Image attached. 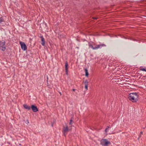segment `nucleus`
<instances>
[{
  "label": "nucleus",
  "mask_w": 146,
  "mask_h": 146,
  "mask_svg": "<svg viewBox=\"0 0 146 146\" xmlns=\"http://www.w3.org/2000/svg\"><path fill=\"white\" fill-rule=\"evenodd\" d=\"M88 46L89 48H91L93 50H98L99 48H101L103 47H105L106 45L104 44L100 43L97 45L95 43L91 42L88 43Z\"/></svg>",
  "instance_id": "nucleus-1"
},
{
  "label": "nucleus",
  "mask_w": 146,
  "mask_h": 146,
  "mask_svg": "<svg viewBox=\"0 0 146 146\" xmlns=\"http://www.w3.org/2000/svg\"><path fill=\"white\" fill-rule=\"evenodd\" d=\"M139 95L136 92L130 93L129 94L128 98L129 100L133 102H136L139 99Z\"/></svg>",
  "instance_id": "nucleus-2"
},
{
  "label": "nucleus",
  "mask_w": 146,
  "mask_h": 146,
  "mask_svg": "<svg viewBox=\"0 0 146 146\" xmlns=\"http://www.w3.org/2000/svg\"><path fill=\"white\" fill-rule=\"evenodd\" d=\"M100 144L103 146H107L108 145H110L111 143L106 139H102L100 141Z\"/></svg>",
  "instance_id": "nucleus-3"
},
{
  "label": "nucleus",
  "mask_w": 146,
  "mask_h": 146,
  "mask_svg": "<svg viewBox=\"0 0 146 146\" xmlns=\"http://www.w3.org/2000/svg\"><path fill=\"white\" fill-rule=\"evenodd\" d=\"M6 49L5 42L4 40L0 41V50L4 51Z\"/></svg>",
  "instance_id": "nucleus-4"
},
{
  "label": "nucleus",
  "mask_w": 146,
  "mask_h": 146,
  "mask_svg": "<svg viewBox=\"0 0 146 146\" xmlns=\"http://www.w3.org/2000/svg\"><path fill=\"white\" fill-rule=\"evenodd\" d=\"M19 43L21 45V47L22 50L24 51H25L27 50V47L26 44L24 42L20 41Z\"/></svg>",
  "instance_id": "nucleus-5"
},
{
  "label": "nucleus",
  "mask_w": 146,
  "mask_h": 146,
  "mask_svg": "<svg viewBox=\"0 0 146 146\" xmlns=\"http://www.w3.org/2000/svg\"><path fill=\"white\" fill-rule=\"evenodd\" d=\"M31 108L32 110L34 112H36L38 111V109L36 106L34 105H32L31 106Z\"/></svg>",
  "instance_id": "nucleus-6"
},
{
  "label": "nucleus",
  "mask_w": 146,
  "mask_h": 146,
  "mask_svg": "<svg viewBox=\"0 0 146 146\" xmlns=\"http://www.w3.org/2000/svg\"><path fill=\"white\" fill-rule=\"evenodd\" d=\"M65 70L66 72V74L67 75H68V64L67 61H66L65 62Z\"/></svg>",
  "instance_id": "nucleus-7"
},
{
  "label": "nucleus",
  "mask_w": 146,
  "mask_h": 146,
  "mask_svg": "<svg viewBox=\"0 0 146 146\" xmlns=\"http://www.w3.org/2000/svg\"><path fill=\"white\" fill-rule=\"evenodd\" d=\"M63 132L64 133V135H65V133L68 131V128L67 126L65 127H64L63 128Z\"/></svg>",
  "instance_id": "nucleus-8"
},
{
  "label": "nucleus",
  "mask_w": 146,
  "mask_h": 146,
  "mask_svg": "<svg viewBox=\"0 0 146 146\" xmlns=\"http://www.w3.org/2000/svg\"><path fill=\"white\" fill-rule=\"evenodd\" d=\"M40 38H41V44L43 46H44L45 45V40L44 39L43 36H40Z\"/></svg>",
  "instance_id": "nucleus-9"
},
{
  "label": "nucleus",
  "mask_w": 146,
  "mask_h": 146,
  "mask_svg": "<svg viewBox=\"0 0 146 146\" xmlns=\"http://www.w3.org/2000/svg\"><path fill=\"white\" fill-rule=\"evenodd\" d=\"M5 22V21L3 19V18L1 17H0V25H1L2 26H4V25L3 24V22Z\"/></svg>",
  "instance_id": "nucleus-10"
},
{
  "label": "nucleus",
  "mask_w": 146,
  "mask_h": 146,
  "mask_svg": "<svg viewBox=\"0 0 146 146\" xmlns=\"http://www.w3.org/2000/svg\"><path fill=\"white\" fill-rule=\"evenodd\" d=\"M24 108L27 110H30L31 109V107L28 106L27 104H24L23 105Z\"/></svg>",
  "instance_id": "nucleus-11"
},
{
  "label": "nucleus",
  "mask_w": 146,
  "mask_h": 146,
  "mask_svg": "<svg viewBox=\"0 0 146 146\" xmlns=\"http://www.w3.org/2000/svg\"><path fill=\"white\" fill-rule=\"evenodd\" d=\"M84 70L85 72V76L86 77H88L89 75V73L88 70L86 68H84Z\"/></svg>",
  "instance_id": "nucleus-12"
},
{
  "label": "nucleus",
  "mask_w": 146,
  "mask_h": 146,
  "mask_svg": "<svg viewBox=\"0 0 146 146\" xmlns=\"http://www.w3.org/2000/svg\"><path fill=\"white\" fill-rule=\"evenodd\" d=\"M139 69L141 70L146 72V69L145 68H142V67H140Z\"/></svg>",
  "instance_id": "nucleus-13"
},
{
  "label": "nucleus",
  "mask_w": 146,
  "mask_h": 146,
  "mask_svg": "<svg viewBox=\"0 0 146 146\" xmlns=\"http://www.w3.org/2000/svg\"><path fill=\"white\" fill-rule=\"evenodd\" d=\"M72 119H73V117H72L71 118V119L70 120V123H69V125H72V122L73 121V120Z\"/></svg>",
  "instance_id": "nucleus-14"
},
{
  "label": "nucleus",
  "mask_w": 146,
  "mask_h": 146,
  "mask_svg": "<svg viewBox=\"0 0 146 146\" xmlns=\"http://www.w3.org/2000/svg\"><path fill=\"white\" fill-rule=\"evenodd\" d=\"M84 82L85 84L88 85V82L87 80H86L85 81H84Z\"/></svg>",
  "instance_id": "nucleus-15"
},
{
  "label": "nucleus",
  "mask_w": 146,
  "mask_h": 146,
  "mask_svg": "<svg viewBox=\"0 0 146 146\" xmlns=\"http://www.w3.org/2000/svg\"><path fill=\"white\" fill-rule=\"evenodd\" d=\"M85 88L86 90H88V85L87 84H85Z\"/></svg>",
  "instance_id": "nucleus-16"
},
{
  "label": "nucleus",
  "mask_w": 146,
  "mask_h": 146,
  "mask_svg": "<svg viewBox=\"0 0 146 146\" xmlns=\"http://www.w3.org/2000/svg\"><path fill=\"white\" fill-rule=\"evenodd\" d=\"M143 132H142V131H141V132H140V136H141V135H142V134H143Z\"/></svg>",
  "instance_id": "nucleus-17"
},
{
  "label": "nucleus",
  "mask_w": 146,
  "mask_h": 146,
  "mask_svg": "<svg viewBox=\"0 0 146 146\" xmlns=\"http://www.w3.org/2000/svg\"><path fill=\"white\" fill-rule=\"evenodd\" d=\"M108 130V128H106L105 129V131L106 132H107V131Z\"/></svg>",
  "instance_id": "nucleus-18"
},
{
  "label": "nucleus",
  "mask_w": 146,
  "mask_h": 146,
  "mask_svg": "<svg viewBox=\"0 0 146 146\" xmlns=\"http://www.w3.org/2000/svg\"><path fill=\"white\" fill-rule=\"evenodd\" d=\"M75 90H75V89H72V90H73V91H75Z\"/></svg>",
  "instance_id": "nucleus-19"
},
{
  "label": "nucleus",
  "mask_w": 146,
  "mask_h": 146,
  "mask_svg": "<svg viewBox=\"0 0 146 146\" xmlns=\"http://www.w3.org/2000/svg\"><path fill=\"white\" fill-rule=\"evenodd\" d=\"M110 128V127L109 126H108L106 128H108V129Z\"/></svg>",
  "instance_id": "nucleus-20"
},
{
  "label": "nucleus",
  "mask_w": 146,
  "mask_h": 146,
  "mask_svg": "<svg viewBox=\"0 0 146 146\" xmlns=\"http://www.w3.org/2000/svg\"><path fill=\"white\" fill-rule=\"evenodd\" d=\"M59 93L60 94V95L61 96L62 95V94H61V92H59Z\"/></svg>",
  "instance_id": "nucleus-21"
},
{
  "label": "nucleus",
  "mask_w": 146,
  "mask_h": 146,
  "mask_svg": "<svg viewBox=\"0 0 146 146\" xmlns=\"http://www.w3.org/2000/svg\"><path fill=\"white\" fill-rule=\"evenodd\" d=\"M93 19H97V18H95V17L94 18H93Z\"/></svg>",
  "instance_id": "nucleus-22"
},
{
  "label": "nucleus",
  "mask_w": 146,
  "mask_h": 146,
  "mask_svg": "<svg viewBox=\"0 0 146 146\" xmlns=\"http://www.w3.org/2000/svg\"><path fill=\"white\" fill-rule=\"evenodd\" d=\"M45 25L46 26V24L45 23Z\"/></svg>",
  "instance_id": "nucleus-23"
}]
</instances>
